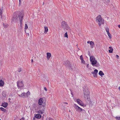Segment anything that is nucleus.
Here are the masks:
<instances>
[{
	"instance_id": "obj_18",
	"label": "nucleus",
	"mask_w": 120,
	"mask_h": 120,
	"mask_svg": "<svg viewBox=\"0 0 120 120\" xmlns=\"http://www.w3.org/2000/svg\"><path fill=\"white\" fill-rule=\"evenodd\" d=\"M25 95L26 94L24 92L23 93H22V94L20 95H19V96L20 97L24 98L25 96Z\"/></svg>"
},
{
	"instance_id": "obj_57",
	"label": "nucleus",
	"mask_w": 120,
	"mask_h": 120,
	"mask_svg": "<svg viewBox=\"0 0 120 120\" xmlns=\"http://www.w3.org/2000/svg\"><path fill=\"white\" fill-rule=\"evenodd\" d=\"M22 120V119H20L19 120Z\"/></svg>"
},
{
	"instance_id": "obj_40",
	"label": "nucleus",
	"mask_w": 120,
	"mask_h": 120,
	"mask_svg": "<svg viewBox=\"0 0 120 120\" xmlns=\"http://www.w3.org/2000/svg\"><path fill=\"white\" fill-rule=\"evenodd\" d=\"M71 94L72 95V96L73 97V93L71 91Z\"/></svg>"
},
{
	"instance_id": "obj_14",
	"label": "nucleus",
	"mask_w": 120,
	"mask_h": 120,
	"mask_svg": "<svg viewBox=\"0 0 120 120\" xmlns=\"http://www.w3.org/2000/svg\"><path fill=\"white\" fill-rule=\"evenodd\" d=\"M35 117L37 119H40L41 117V115L39 114H35Z\"/></svg>"
},
{
	"instance_id": "obj_60",
	"label": "nucleus",
	"mask_w": 120,
	"mask_h": 120,
	"mask_svg": "<svg viewBox=\"0 0 120 120\" xmlns=\"http://www.w3.org/2000/svg\"><path fill=\"white\" fill-rule=\"evenodd\" d=\"M9 99H11V98H10V99L9 98Z\"/></svg>"
},
{
	"instance_id": "obj_39",
	"label": "nucleus",
	"mask_w": 120,
	"mask_h": 120,
	"mask_svg": "<svg viewBox=\"0 0 120 120\" xmlns=\"http://www.w3.org/2000/svg\"><path fill=\"white\" fill-rule=\"evenodd\" d=\"M20 82V84H24L23 83V82L22 81H21V82Z\"/></svg>"
},
{
	"instance_id": "obj_3",
	"label": "nucleus",
	"mask_w": 120,
	"mask_h": 120,
	"mask_svg": "<svg viewBox=\"0 0 120 120\" xmlns=\"http://www.w3.org/2000/svg\"><path fill=\"white\" fill-rule=\"evenodd\" d=\"M64 64H65L66 67H68L72 71L75 70V66L72 67L70 62L68 60H66L63 63Z\"/></svg>"
},
{
	"instance_id": "obj_11",
	"label": "nucleus",
	"mask_w": 120,
	"mask_h": 120,
	"mask_svg": "<svg viewBox=\"0 0 120 120\" xmlns=\"http://www.w3.org/2000/svg\"><path fill=\"white\" fill-rule=\"evenodd\" d=\"M77 103L83 106L84 105V103L81 101L80 100L77 99Z\"/></svg>"
},
{
	"instance_id": "obj_58",
	"label": "nucleus",
	"mask_w": 120,
	"mask_h": 120,
	"mask_svg": "<svg viewBox=\"0 0 120 120\" xmlns=\"http://www.w3.org/2000/svg\"><path fill=\"white\" fill-rule=\"evenodd\" d=\"M9 99H11V98H10V99L9 98Z\"/></svg>"
},
{
	"instance_id": "obj_31",
	"label": "nucleus",
	"mask_w": 120,
	"mask_h": 120,
	"mask_svg": "<svg viewBox=\"0 0 120 120\" xmlns=\"http://www.w3.org/2000/svg\"><path fill=\"white\" fill-rule=\"evenodd\" d=\"M28 28V26L26 24H25V29H27Z\"/></svg>"
},
{
	"instance_id": "obj_44",
	"label": "nucleus",
	"mask_w": 120,
	"mask_h": 120,
	"mask_svg": "<svg viewBox=\"0 0 120 120\" xmlns=\"http://www.w3.org/2000/svg\"><path fill=\"white\" fill-rule=\"evenodd\" d=\"M1 15V19H2V14H1V15Z\"/></svg>"
},
{
	"instance_id": "obj_38",
	"label": "nucleus",
	"mask_w": 120,
	"mask_h": 120,
	"mask_svg": "<svg viewBox=\"0 0 120 120\" xmlns=\"http://www.w3.org/2000/svg\"><path fill=\"white\" fill-rule=\"evenodd\" d=\"M119 56L117 55H116V57L117 58V59L119 58Z\"/></svg>"
},
{
	"instance_id": "obj_22",
	"label": "nucleus",
	"mask_w": 120,
	"mask_h": 120,
	"mask_svg": "<svg viewBox=\"0 0 120 120\" xmlns=\"http://www.w3.org/2000/svg\"><path fill=\"white\" fill-rule=\"evenodd\" d=\"M0 109L2 111H3L4 112H5L6 111V109H4L3 107H0Z\"/></svg>"
},
{
	"instance_id": "obj_52",
	"label": "nucleus",
	"mask_w": 120,
	"mask_h": 120,
	"mask_svg": "<svg viewBox=\"0 0 120 120\" xmlns=\"http://www.w3.org/2000/svg\"><path fill=\"white\" fill-rule=\"evenodd\" d=\"M118 89L120 91V87H119L118 88Z\"/></svg>"
},
{
	"instance_id": "obj_32",
	"label": "nucleus",
	"mask_w": 120,
	"mask_h": 120,
	"mask_svg": "<svg viewBox=\"0 0 120 120\" xmlns=\"http://www.w3.org/2000/svg\"><path fill=\"white\" fill-rule=\"evenodd\" d=\"M2 8L0 9V15L2 14Z\"/></svg>"
},
{
	"instance_id": "obj_21",
	"label": "nucleus",
	"mask_w": 120,
	"mask_h": 120,
	"mask_svg": "<svg viewBox=\"0 0 120 120\" xmlns=\"http://www.w3.org/2000/svg\"><path fill=\"white\" fill-rule=\"evenodd\" d=\"M45 28V33H46L48 31V27H47L44 26Z\"/></svg>"
},
{
	"instance_id": "obj_61",
	"label": "nucleus",
	"mask_w": 120,
	"mask_h": 120,
	"mask_svg": "<svg viewBox=\"0 0 120 120\" xmlns=\"http://www.w3.org/2000/svg\"><path fill=\"white\" fill-rule=\"evenodd\" d=\"M0 120H1L0 119Z\"/></svg>"
},
{
	"instance_id": "obj_24",
	"label": "nucleus",
	"mask_w": 120,
	"mask_h": 120,
	"mask_svg": "<svg viewBox=\"0 0 120 120\" xmlns=\"http://www.w3.org/2000/svg\"><path fill=\"white\" fill-rule=\"evenodd\" d=\"M105 30L107 33V34L108 33H109V29L107 27V28H105Z\"/></svg>"
},
{
	"instance_id": "obj_5",
	"label": "nucleus",
	"mask_w": 120,
	"mask_h": 120,
	"mask_svg": "<svg viewBox=\"0 0 120 120\" xmlns=\"http://www.w3.org/2000/svg\"><path fill=\"white\" fill-rule=\"evenodd\" d=\"M96 21L98 22V25L101 26V24H104V21L103 19H102L101 16L100 15H98L96 18Z\"/></svg>"
},
{
	"instance_id": "obj_26",
	"label": "nucleus",
	"mask_w": 120,
	"mask_h": 120,
	"mask_svg": "<svg viewBox=\"0 0 120 120\" xmlns=\"http://www.w3.org/2000/svg\"><path fill=\"white\" fill-rule=\"evenodd\" d=\"M64 37H67V38H68V35L67 34V32H66L64 34Z\"/></svg>"
},
{
	"instance_id": "obj_48",
	"label": "nucleus",
	"mask_w": 120,
	"mask_h": 120,
	"mask_svg": "<svg viewBox=\"0 0 120 120\" xmlns=\"http://www.w3.org/2000/svg\"><path fill=\"white\" fill-rule=\"evenodd\" d=\"M21 119H22L23 120H24L25 119V118L24 117H22Z\"/></svg>"
},
{
	"instance_id": "obj_33",
	"label": "nucleus",
	"mask_w": 120,
	"mask_h": 120,
	"mask_svg": "<svg viewBox=\"0 0 120 120\" xmlns=\"http://www.w3.org/2000/svg\"><path fill=\"white\" fill-rule=\"evenodd\" d=\"M81 62L82 63H85V61L83 60V59L82 60H81Z\"/></svg>"
},
{
	"instance_id": "obj_50",
	"label": "nucleus",
	"mask_w": 120,
	"mask_h": 120,
	"mask_svg": "<svg viewBox=\"0 0 120 120\" xmlns=\"http://www.w3.org/2000/svg\"><path fill=\"white\" fill-rule=\"evenodd\" d=\"M35 120V118L34 117L33 118V120Z\"/></svg>"
},
{
	"instance_id": "obj_10",
	"label": "nucleus",
	"mask_w": 120,
	"mask_h": 120,
	"mask_svg": "<svg viewBox=\"0 0 120 120\" xmlns=\"http://www.w3.org/2000/svg\"><path fill=\"white\" fill-rule=\"evenodd\" d=\"M74 105L75 106V108L76 109V111L80 112H81L82 111V109L76 105L75 104Z\"/></svg>"
},
{
	"instance_id": "obj_29",
	"label": "nucleus",
	"mask_w": 120,
	"mask_h": 120,
	"mask_svg": "<svg viewBox=\"0 0 120 120\" xmlns=\"http://www.w3.org/2000/svg\"><path fill=\"white\" fill-rule=\"evenodd\" d=\"M105 0V3H109L110 2V0Z\"/></svg>"
},
{
	"instance_id": "obj_36",
	"label": "nucleus",
	"mask_w": 120,
	"mask_h": 120,
	"mask_svg": "<svg viewBox=\"0 0 120 120\" xmlns=\"http://www.w3.org/2000/svg\"><path fill=\"white\" fill-rule=\"evenodd\" d=\"M82 112L83 113H86V111H85V110H84V109H83L82 110Z\"/></svg>"
},
{
	"instance_id": "obj_51",
	"label": "nucleus",
	"mask_w": 120,
	"mask_h": 120,
	"mask_svg": "<svg viewBox=\"0 0 120 120\" xmlns=\"http://www.w3.org/2000/svg\"><path fill=\"white\" fill-rule=\"evenodd\" d=\"M88 65H89V64H87V68H88V67H89Z\"/></svg>"
},
{
	"instance_id": "obj_23",
	"label": "nucleus",
	"mask_w": 120,
	"mask_h": 120,
	"mask_svg": "<svg viewBox=\"0 0 120 120\" xmlns=\"http://www.w3.org/2000/svg\"><path fill=\"white\" fill-rule=\"evenodd\" d=\"M3 26L4 27H7L8 26V25L7 24H4L3 23Z\"/></svg>"
},
{
	"instance_id": "obj_6",
	"label": "nucleus",
	"mask_w": 120,
	"mask_h": 120,
	"mask_svg": "<svg viewBox=\"0 0 120 120\" xmlns=\"http://www.w3.org/2000/svg\"><path fill=\"white\" fill-rule=\"evenodd\" d=\"M90 56V60L91 63V64L93 66H95L96 64L97 61L95 60V57L93 56L89 55Z\"/></svg>"
},
{
	"instance_id": "obj_54",
	"label": "nucleus",
	"mask_w": 120,
	"mask_h": 120,
	"mask_svg": "<svg viewBox=\"0 0 120 120\" xmlns=\"http://www.w3.org/2000/svg\"><path fill=\"white\" fill-rule=\"evenodd\" d=\"M4 96V97H5V96H6V95H5Z\"/></svg>"
},
{
	"instance_id": "obj_46",
	"label": "nucleus",
	"mask_w": 120,
	"mask_h": 120,
	"mask_svg": "<svg viewBox=\"0 0 120 120\" xmlns=\"http://www.w3.org/2000/svg\"><path fill=\"white\" fill-rule=\"evenodd\" d=\"M31 62H33V59H32L31 60Z\"/></svg>"
},
{
	"instance_id": "obj_56",
	"label": "nucleus",
	"mask_w": 120,
	"mask_h": 120,
	"mask_svg": "<svg viewBox=\"0 0 120 120\" xmlns=\"http://www.w3.org/2000/svg\"><path fill=\"white\" fill-rule=\"evenodd\" d=\"M87 111V112H89V111Z\"/></svg>"
},
{
	"instance_id": "obj_37",
	"label": "nucleus",
	"mask_w": 120,
	"mask_h": 120,
	"mask_svg": "<svg viewBox=\"0 0 120 120\" xmlns=\"http://www.w3.org/2000/svg\"><path fill=\"white\" fill-rule=\"evenodd\" d=\"M80 59L81 60H82L83 59L82 56V55L80 56Z\"/></svg>"
},
{
	"instance_id": "obj_9",
	"label": "nucleus",
	"mask_w": 120,
	"mask_h": 120,
	"mask_svg": "<svg viewBox=\"0 0 120 120\" xmlns=\"http://www.w3.org/2000/svg\"><path fill=\"white\" fill-rule=\"evenodd\" d=\"M98 70L97 69H95L94 71L91 72V73L93 75V76L94 78H97V75L98 74Z\"/></svg>"
},
{
	"instance_id": "obj_53",
	"label": "nucleus",
	"mask_w": 120,
	"mask_h": 120,
	"mask_svg": "<svg viewBox=\"0 0 120 120\" xmlns=\"http://www.w3.org/2000/svg\"><path fill=\"white\" fill-rule=\"evenodd\" d=\"M64 103L68 104V103H67V102H64Z\"/></svg>"
},
{
	"instance_id": "obj_59",
	"label": "nucleus",
	"mask_w": 120,
	"mask_h": 120,
	"mask_svg": "<svg viewBox=\"0 0 120 120\" xmlns=\"http://www.w3.org/2000/svg\"><path fill=\"white\" fill-rule=\"evenodd\" d=\"M9 99H11V98H10V99L9 98Z\"/></svg>"
},
{
	"instance_id": "obj_45",
	"label": "nucleus",
	"mask_w": 120,
	"mask_h": 120,
	"mask_svg": "<svg viewBox=\"0 0 120 120\" xmlns=\"http://www.w3.org/2000/svg\"><path fill=\"white\" fill-rule=\"evenodd\" d=\"M34 107H35L36 105L35 104H34Z\"/></svg>"
},
{
	"instance_id": "obj_16",
	"label": "nucleus",
	"mask_w": 120,
	"mask_h": 120,
	"mask_svg": "<svg viewBox=\"0 0 120 120\" xmlns=\"http://www.w3.org/2000/svg\"><path fill=\"white\" fill-rule=\"evenodd\" d=\"M90 44L91 46V47L92 48H93L94 45V42L92 41H90Z\"/></svg>"
},
{
	"instance_id": "obj_8",
	"label": "nucleus",
	"mask_w": 120,
	"mask_h": 120,
	"mask_svg": "<svg viewBox=\"0 0 120 120\" xmlns=\"http://www.w3.org/2000/svg\"><path fill=\"white\" fill-rule=\"evenodd\" d=\"M18 18V17L17 16V14L16 13H14L13 15V17L12 19V20L14 22H16L17 21V19Z\"/></svg>"
},
{
	"instance_id": "obj_1",
	"label": "nucleus",
	"mask_w": 120,
	"mask_h": 120,
	"mask_svg": "<svg viewBox=\"0 0 120 120\" xmlns=\"http://www.w3.org/2000/svg\"><path fill=\"white\" fill-rule=\"evenodd\" d=\"M84 97L86 100L90 101V100L89 94L90 92L87 86H84L83 87Z\"/></svg>"
},
{
	"instance_id": "obj_27",
	"label": "nucleus",
	"mask_w": 120,
	"mask_h": 120,
	"mask_svg": "<svg viewBox=\"0 0 120 120\" xmlns=\"http://www.w3.org/2000/svg\"><path fill=\"white\" fill-rule=\"evenodd\" d=\"M100 66V65L98 62H97V63L95 65V66H96V67H99Z\"/></svg>"
},
{
	"instance_id": "obj_30",
	"label": "nucleus",
	"mask_w": 120,
	"mask_h": 120,
	"mask_svg": "<svg viewBox=\"0 0 120 120\" xmlns=\"http://www.w3.org/2000/svg\"><path fill=\"white\" fill-rule=\"evenodd\" d=\"M115 118L116 120H120V117H115Z\"/></svg>"
},
{
	"instance_id": "obj_28",
	"label": "nucleus",
	"mask_w": 120,
	"mask_h": 120,
	"mask_svg": "<svg viewBox=\"0 0 120 120\" xmlns=\"http://www.w3.org/2000/svg\"><path fill=\"white\" fill-rule=\"evenodd\" d=\"M38 112L39 113H40L41 114H42L43 113V112L41 110H39Z\"/></svg>"
},
{
	"instance_id": "obj_42",
	"label": "nucleus",
	"mask_w": 120,
	"mask_h": 120,
	"mask_svg": "<svg viewBox=\"0 0 120 120\" xmlns=\"http://www.w3.org/2000/svg\"><path fill=\"white\" fill-rule=\"evenodd\" d=\"M19 4H21V0H19Z\"/></svg>"
},
{
	"instance_id": "obj_15",
	"label": "nucleus",
	"mask_w": 120,
	"mask_h": 120,
	"mask_svg": "<svg viewBox=\"0 0 120 120\" xmlns=\"http://www.w3.org/2000/svg\"><path fill=\"white\" fill-rule=\"evenodd\" d=\"M47 57H46L48 60H49L50 57H51V54L50 53L47 52Z\"/></svg>"
},
{
	"instance_id": "obj_17",
	"label": "nucleus",
	"mask_w": 120,
	"mask_h": 120,
	"mask_svg": "<svg viewBox=\"0 0 120 120\" xmlns=\"http://www.w3.org/2000/svg\"><path fill=\"white\" fill-rule=\"evenodd\" d=\"M109 48L110 49L109 50V52L110 53H112L113 50V49L111 46L109 47Z\"/></svg>"
},
{
	"instance_id": "obj_2",
	"label": "nucleus",
	"mask_w": 120,
	"mask_h": 120,
	"mask_svg": "<svg viewBox=\"0 0 120 120\" xmlns=\"http://www.w3.org/2000/svg\"><path fill=\"white\" fill-rule=\"evenodd\" d=\"M38 104L40 105H42L41 106V108L42 106L43 107L41 109L43 111H44L45 109L46 102L44 101L42 98L39 99L38 101Z\"/></svg>"
},
{
	"instance_id": "obj_34",
	"label": "nucleus",
	"mask_w": 120,
	"mask_h": 120,
	"mask_svg": "<svg viewBox=\"0 0 120 120\" xmlns=\"http://www.w3.org/2000/svg\"><path fill=\"white\" fill-rule=\"evenodd\" d=\"M81 62L82 63H85V61L83 60V59L82 60H81Z\"/></svg>"
},
{
	"instance_id": "obj_20",
	"label": "nucleus",
	"mask_w": 120,
	"mask_h": 120,
	"mask_svg": "<svg viewBox=\"0 0 120 120\" xmlns=\"http://www.w3.org/2000/svg\"><path fill=\"white\" fill-rule=\"evenodd\" d=\"M4 82L3 81L1 80H0V86H3L4 85Z\"/></svg>"
},
{
	"instance_id": "obj_12",
	"label": "nucleus",
	"mask_w": 120,
	"mask_h": 120,
	"mask_svg": "<svg viewBox=\"0 0 120 120\" xmlns=\"http://www.w3.org/2000/svg\"><path fill=\"white\" fill-rule=\"evenodd\" d=\"M17 85L18 87H22L24 86V84H20V81H18L17 82Z\"/></svg>"
},
{
	"instance_id": "obj_55",
	"label": "nucleus",
	"mask_w": 120,
	"mask_h": 120,
	"mask_svg": "<svg viewBox=\"0 0 120 120\" xmlns=\"http://www.w3.org/2000/svg\"><path fill=\"white\" fill-rule=\"evenodd\" d=\"M44 4V2L43 3V5Z\"/></svg>"
},
{
	"instance_id": "obj_47",
	"label": "nucleus",
	"mask_w": 120,
	"mask_h": 120,
	"mask_svg": "<svg viewBox=\"0 0 120 120\" xmlns=\"http://www.w3.org/2000/svg\"><path fill=\"white\" fill-rule=\"evenodd\" d=\"M90 52L89 51L88 53V55L89 56L90 55Z\"/></svg>"
},
{
	"instance_id": "obj_19",
	"label": "nucleus",
	"mask_w": 120,
	"mask_h": 120,
	"mask_svg": "<svg viewBox=\"0 0 120 120\" xmlns=\"http://www.w3.org/2000/svg\"><path fill=\"white\" fill-rule=\"evenodd\" d=\"M98 74L102 77V76L104 75V74L102 71H99Z\"/></svg>"
},
{
	"instance_id": "obj_7",
	"label": "nucleus",
	"mask_w": 120,
	"mask_h": 120,
	"mask_svg": "<svg viewBox=\"0 0 120 120\" xmlns=\"http://www.w3.org/2000/svg\"><path fill=\"white\" fill-rule=\"evenodd\" d=\"M18 16L19 19L20 26H21L22 24V20L24 16V15L22 13L20 12Z\"/></svg>"
},
{
	"instance_id": "obj_41",
	"label": "nucleus",
	"mask_w": 120,
	"mask_h": 120,
	"mask_svg": "<svg viewBox=\"0 0 120 120\" xmlns=\"http://www.w3.org/2000/svg\"><path fill=\"white\" fill-rule=\"evenodd\" d=\"M44 89L45 91H46L47 90V89L45 87L44 88Z\"/></svg>"
},
{
	"instance_id": "obj_25",
	"label": "nucleus",
	"mask_w": 120,
	"mask_h": 120,
	"mask_svg": "<svg viewBox=\"0 0 120 120\" xmlns=\"http://www.w3.org/2000/svg\"><path fill=\"white\" fill-rule=\"evenodd\" d=\"M107 34L110 39H111L112 38V36L111 34L110 33H107Z\"/></svg>"
},
{
	"instance_id": "obj_43",
	"label": "nucleus",
	"mask_w": 120,
	"mask_h": 120,
	"mask_svg": "<svg viewBox=\"0 0 120 120\" xmlns=\"http://www.w3.org/2000/svg\"><path fill=\"white\" fill-rule=\"evenodd\" d=\"M90 41H88L87 42V43L88 44V43H90Z\"/></svg>"
},
{
	"instance_id": "obj_35",
	"label": "nucleus",
	"mask_w": 120,
	"mask_h": 120,
	"mask_svg": "<svg viewBox=\"0 0 120 120\" xmlns=\"http://www.w3.org/2000/svg\"><path fill=\"white\" fill-rule=\"evenodd\" d=\"M22 71V68H19L18 70V72H20Z\"/></svg>"
},
{
	"instance_id": "obj_49",
	"label": "nucleus",
	"mask_w": 120,
	"mask_h": 120,
	"mask_svg": "<svg viewBox=\"0 0 120 120\" xmlns=\"http://www.w3.org/2000/svg\"><path fill=\"white\" fill-rule=\"evenodd\" d=\"M118 27L120 28V25H119L118 26Z\"/></svg>"
},
{
	"instance_id": "obj_13",
	"label": "nucleus",
	"mask_w": 120,
	"mask_h": 120,
	"mask_svg": "<svg viewBox=\"0 0 120 120\" xmlns=\"http://www.w3.org/2000/svg\"><path fill=\"white\" fill-rule=\"evenodd\" d=\"M8 103L6 102H3L2 103L1 106L6 108L8 106Z\"/></svg>"
},
{
	"instance_id": "obj_4",
	"label": "nucleus",
	"mask_w": 120,
	"mask_h": 120,
	"mask_svg": "<svg viewBox=\"0 0 120 120\" xmlns=\"http://www.w3.org/2000/svg\"><path fill=\"white\" fill-rule=\"evenodd\" d=\"M61 25L62 27L64 30L66 29L68 30H70V28L68 25L67 23L65 21H63L61 22Z\"/></svg>"
}]
</instances>
